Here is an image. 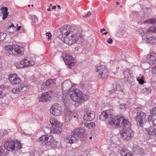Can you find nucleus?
<instances>
[{
  "mask_svg": "<svg viewBox=\"0 0 156 156\" xmlns=\"http://www.w3.org/2000/svg\"><path fill=\"white\" fill-rule=\"evenodd\" d=\"M52 4H50V5L49 6H50V7H51V6H52Z\"/></svg>",
  "mask_w": 156,
  "mask_h": 156,
  "instance_id": "64",
  "label": "nucleus"
},
{
  "mask_svg": "<svg viewBox=\"0 0 156 156\" xmlns=\"http://www.w3.org/2000/svg\"><path fill=\"white\" fill-rule=\"evenodd\" d=\"M145 131L147 134H148L149 136L146 138L147 140H149L152 139L153 137H156V128L152 126L145 129Z\"/></svg>",
  "mask_w": 156,
  "mask_h": 156,
  "instance_id": "11",
  "label": "nucleus"
},
{
  "mask_svg": "<svg viewBox=\"0 0 156 156\" xmlns=\"http://www.w3.org/2000/svg\"><path fill=\"white\" fill-rule=\"evenodd\" d=\"M96 71L98 77L101 79H104L107 77L108 72L105 66L103 65L96 67Z\"/></svg>",
  "mask_w": 156,
  "mask_h": 156,
  "instance_id": "7",
  "label": "nucleus"
},
{
  "mask_svg": "<svg viewBox=\"0 0 156 156\" xmlns=\"http://www.w3.org/2000/svg\"><path fill=\"white\" fill-rule=\"evenodd\" d=\"M123 73L125 76L124 78L126 79L127 81L130 80V78H132L131 76L132 73L129 69H126L123 71Z\"/></svg>",
  "mask_w": 156,
  "mask_h": 156,
  "instance_id": "22",
  "label": "nucleus"
},
{
  "mask_svg": "<svg viewBox=\"0 0 156 156\" xmlns=\"http://www.w3.org/2000/svg\"><path fill=\"white\" fill-rule=\"evenodd\" d=\"M106 30V29L103 28V29H101L100 30V32L101 33H102L103 31H105Z\"/></svg>",
  "mask_w": 156,
  "mask_h": 156,
  "instance_id": "55",
  "label": "nucleus"
},
{
  "mask_svg": "<svg viewBox=\"0 0 156 156\" xmlns=\"http://www.w3.org/2000/svg\"><path fill=\"white\" fill-rule=\"evenodd\" d=\"M126 104H121L120 108L121 110H125L126 109Z\"/></svg>",
  "mask_w": 156,
  "mask_h": 156,
  "instance_id": "43",
  "label": "nucleus"
},
{
  "mask_svg": "<svg viewBox=\"0 0 156 156\" xmlns=\"http://www.w3.org/2000/svg\"><path fill=\"white\" fill-rule=\"evenodd\" d=\"M121 87L120 85L118 84L117 82L114 83L113 84V87L117 88Z\"/></svg>",
  "mask_w": 156,
  "mask_h": 156,
  "instance_id": "44",
  "label": "nucleus"
},
{
  "mask_svg": "<svg viewBox=\"0 0 156 156\" xmlns=\"http://www.w3.org/2000/svg\"><path fill=\"white\" fill-rule=\"evenodd\" d=\"M81 95H80V103L83 102L87 101L90 98V96L87 94H83L81 91Z\"/></svg>",
  "mask_w": 156,
  "mask_h": 156,
  "instance_id": "26",
  "label": "nucleus"
},
{
  "mask_svg": "<svg viewBox=\"0 0 156 156\" xmlns=\"http://www.w3.org/2000/svg\"><path fill=\"white\" fill-rule=\"evenodd\" d=\"M62 57L67 67L71 69L75 65V63L73 62L74 58L71 54L66 53L62 54Z\"/></svg>",
  "mask_w": 156,
  "mask_h": 156,
  "instance_id": "5",
  "label": "nucleus"
},
{
  "mask_svg": "<svg viewBox=\"0 0 156 156\" xmlns=\"http://www.w3.org/2000/svg\"><path fill=\"white\" fill-rule=\"evenodd\" d=\"M152 38L154 39H156V36Z\"/></svg>",
  "mask_w": 156,
  "mask_h": 156,
  "instance_id": "61",
  "label": "nucleus"
},
{
  "mask_svg": "<svg viewBox=\"0 0 156 156\" xmlns=\"http://www.w3.org/2000/svg\"><path fill=\"white\" fill-rule=\"evenodd\" d=\"M49 122L51 126L53 127L60 126H62V123L54 118H51L50 119Z\"/></svg>",
  "mask_w": 156,
  "mask_h": 156,
  "instance_id": "19",
  "label": "nucleus"
},
{
  "mask_svg": "<svg viewBox=\"0 0 156 156\" xmlns=\"http://www.w3.org/2000/svg\"><path fill=\"white\" fill-rule=\"evenodd\" d=\"M56 8V7L55 6H53L52 9H55Z\"/></svg>",
  "mask_w": 156,
  "mask_h": 156,
  "instance_id": "58",
  "label": "nucleus"
},
{
  "mask_svg": "<svg viewBox=\"0 0 156 156\" xmlns=\"http://www.w3.org/2000/svg\"><path fill=\"white\" fill-rule=\"evenodd\" d=\"M14 27V25L13 24H12L10 26H9V27L8 28V29H9L11 28L12 27Z\"/></svg>",
  "mask_w": 156,
  "mask_h": 156,
  "instance_id": "54",
  "label": "nucleus"
},
{
  "mask_svg": "<svg viewBox=\"0 0 156 156\" xmlns=\"http://www.w3.org/2000/svg\"><path fill=\"white\" fill-rule=\"evenodd\" d=\"M50 110V113L55 116H60L62 111L61 106L58 104H53Z\"/></svg>",
  "mask_w": 156,
  "mask_h": 156,
  "instance_id": "9",
  "label": "nucleus"
},
{
  "mask_svg": "<svg viewBox=\"0 0 156 156\" xmlns=\"http://www.w3.org/2000/svg\"><path fill=\"white\" fill-rule=\"evenodd\" d=\"M91 14V13L90 12H88L86 14V15L85 16H83V17L84 18L87 17H88Z\"/></svg>",
  "mask_w": 156,
  "mask_h": 156,
  "instance_id": "46",
  "label": "nucleus"
},
{
  "mask_svg": "<svg viewBox=\"0 0 156 156\" xmlns=\"http://www.w3.org/2000/svg\"><path fill=\"white\" fill-rule=\"evenodd\" d=\"M40 144L43 146H46V135L42 136L38 139Z\"/></svg>",
  "mask_w": 156,
  "mask_h": 156,
  "instance_id": "23",
  "label": "nucleus"
},
{
  "mask_svg": "<svg viewBox=\"0 0 156 156\" xmlns=\"http://www.w3.org/2000/svg\"><path fill=\"white\" fill-rule=\"evenodd\" d=\"M128 152H129V150L127 149H122L121 151V155L122 156H125L126 154H128Z\"/></svg>",
  "mask_w": 156,
  "mask_h": 156,
  "instance_id": "34",
  "label": "nucleus"
},
{
  "mask_svg": "<svg viewBox=\"0 0 156 156\" xmlns=\"http://www.w3.org/2000/svg\"><path fill=\"white\" fill-rule=\"evenodd\" d=\"M74 135H76L78 136V135H80L82 134L85 132V130L84 129L80 128L76 129H75L73 130Z\"/></svg>",
  "mask_w": 156,
  "mask_h": 156,
  "instance_id": "25",
  "label": "nucleus"
},
{
  "mask_svg": "<svg viewBox=\"0 0 156 156\" xmlns=\"http://www.w3.org/2000/svg\"><path fill=\"white\" fill-rule=\"evenodd\" d=\"M146 114L142 112H139L137 113L135 119L138 125L141 126L146 122Z\"/></svg>",
  "mask_w": 156,
  "mask_h": 156,
  "instance_id": "8",
  "label": "nucleus"
},
{
  "mask_svg": "<svg viewBox=\"0 0 156 156\" xmlns=\"http://www.w3.org/2000/svg\"><path fill=\"white\" fill-rule=\"evenodd\" d=\"M5 153L2 148L0 147V156H4Z\"/></svg>",
  "mask_w": 156,
  "mask_h": 156,
  "instance_id": "38",
  "label": "nucleus"
},
{
  "mask_svg": "<svg viewBox=\"0 0 156 156\" xmlns=\"http://www.w3.org/2000/svg\"><path fill=\"white\" fill-rule=\"evenodd\" d=\"M71 84L72 83L69 80H65L62 84V88H71Z\"/></svg>",
  "mask_w": 156,
  "mask_h": 156,
  "instance_id": "28",
  "label": "nucleus"
},
{
  "mask_svg": "<svg viewBox=\"0 0 156 156\" xmlns=\"http://www.w3.org/2000/svg\"><path fill=\"white\" fill-rule=\"evenodd\" d=\"M46 35L47 36H48V41L50 40L52 37L51 33L50 32H47L46 33Z\"/></svg>",
  "mask_w": 156,
  "mask_h": 156,
  "instance_id": "41",
  "label": "nucleus"
},
{
  "mask_svg": "<svg viewBox=\"0 0 156 156\" xmlns=\"http://www.w3.org/2000/svg\"><path fill=\"white\" fill-rule=\"evenodd\" d=\"M152 123L153 126L156 127V118L153 120Z\"/></svg>",
  "mask_w": 156,
  "mask_h": 156,
  "instance_id": "51",
  "label": "nucleus"
},
{
  "mask_svg": "<svg viewBox=\"0 0 156 156\" xmlns=\"http://www.w3.org/2000/svg\"><path fill=\"white\" fill-rule=\"evenodd\" d=\"M120 121L119 122L118 126L114 125L113 126L119 128V127H122L124 129L130 128V122L128 120L125 119L122 117L118 118Z\"/></svg>",
  "mask_w": 156,
  "mask_h": 156,
  "instance_id": "10",
  "label": "nucleus"
},
{
  "mask_svg": "<svg viewBox=\"0 0 156 156\" xmlns=\"http://www.w3.org/2000/svg\"><path fill=\"white\" fill-rule=\"evenodd\" d=\"M21 28V26H19V27H17V28L16 29L17 31H19L20 30V28Z\"/></svg>",
  "mask_w": 156,
  "mask_h": 156,
  "instance_id": "53",
  "label": "nucleus"
},
{
  "mask_svg": "<svg viewBox=\"0 0 156 156\" xmlns=\"http://www.w3.org/2000/svg\"><path fill=\"white\" fill-rule=\"evenodd\" d=\"M2 63L0 62V67L1 66Z\"/></svg>",
  "mask_w": 156,
  "mask_h": 156,
  "instance_id": "63",
  "label": "nucleus"
},
{
  "mask_svg": "<svg viewBox=\"0 0 156 156\" xmlns=\"http://www.w3.org/2000/svg\"><path fill=\"white\" fill-rule=\"evenodd\" d=\"M108 32L107 31L106 32H105L104 33H103L102 34V35H103L104 34V35H106L107 34H108Z\"/></svg>",
  "mask_w": 156,
  "mask_h": 156,
  "instance_id": "57",
  "label": "nucleus"
},
{
  "mask_svg": "<svg viewBox=\"0 0 156 156\" xmlns=\"http://www.w3.org/2000/svg\"><path fill=\"white\" fill-rule=\"evenodd\" d=\"M95 126V124L94 122L86 123H84V126L88 129H91Z\"/></svg>",
  "mask_w": 156,
  "mask_h": 156,
  "instance_id": "30",
  "label": "nucleus"
},
{
  "mask_svg": "<svg viewBox=\"0 0 156 156\" xmlns=\"http://www.w3.org/2000/svg\"><path fill=\"white\" fill-rule=\"evenodd\" d=\"M21 90V88H11V90H9L13 94H16L19 93Z\"/></svg>",
  "mask_w": 156,
  "mask_h": 156,
  "instance_id": "33",
  "label": "nucleus"
},
{
  "mask_svg": "<svg viewBox=\"0 0 156 156\" xmlns=\"http://www.w3.org/2000/svg\"><path fill=\"white\" fill-rule=\"evenodd\" d=\"M147 59L149 60L154 61L156 60V54L152 53L150 55H147Z\"/></svg>",
  "mask_w": 156,
  "mask_h": 156,
  "instance_id": "29",
  "label": "nucleus"
},
{
  "mask_svg": "<svg viewBox=\"0 0 156 156\" xmlns=\"http://www.w3.org/2000/svg\"><path fill=\"white\" fill-rule=\"evenodd\" d=\"M144 90L146 91L145 93L146 94H148L150 93L151 91V88H144Z\"/></svg>",
  "mask_w": 156,
  "mask_h": 156,
  "instance_id": "45",
  "label": "nucleus"
},
{
  "mask_svg": "<svg viewBox=\"0 0 156 156\" xmlns=\"http://www.w3.org/2000/svg\"><path fill=\"white\" fill-rule=\"evenodd\" d=\"M15 45H6L5 47V49L10 55H13V47Z\"/></svg>",
  "mask_w": 156,
  "mask_h": 156,
  "instance_id": "27",
  "label": "nucleus"
},
{
  "mask_svg": "<svg viewBox=\"0 0 156 156\" xmlns=\"http://www.w3.org/2000/svg\"><path fill=\"white\" fill-rule=\"evenodd\" d=\"M150 113L151 114L156 116V107L152 108L150 111Z\"/></svg>",
  "mask_w": 156,
  "mask_h": 156,
  "instance_id": "37",
  "label": "nucleus"
},
{
  "mask_svg": "<svg viewBox=\"0 0 156 156\" xmlns=\"http://www.w3.org/2000/svg\"><path fill=\"white\" fill-rule=\"evenodd\" d=\"M8 8L5 7H3L0 9L3 15L2 19L4 20H5L8 16L9 13L8 12Z\"/></svg>",
  "mask_w": 156,
  "mask_h": 156,
  "instance_id": "21",
  "label": "nucleus"
},
{
  "mask_svg": "<svg viewBox=\"0 0 156 156\" xmlns=\"http://www.w3.org/2000/svg\"><path fill=\"white\" fill-rule=\"evenodd\" d=\"M50 92L48 91L43 93L41 96L39 98V102L47 101L49 100V98L51 97L50 95Z\"/></svg>",
  "mask_w": 156,
  "mask_h": 156,
  "instance_id": "17",
  "label": "nucleus"
},
{
  "mask_svg": "<svg viewBox=\"0 0 156 156\" xmlns=\"http://www.w3.org/2000/svg\"><path fill=\"white\" fill-rule=\"evenodd\" d=\"M122 140L126 141L130 140L133 135V132L130 128L122 129L119 132Z\"/></svg>",
  "mask_w": 156,
  "mask_h": 156,
  "instance_id": "4",
  "label": "nucleus"
},
{
  "mask_svg": "<svg viewBox=\"0 0 156 156\" xmlns=\"http://www.w3.org/2000/svg\"><path fill=\"white\" fill-rule=\"evenodd\" d=\"M46 146H51L53 147L57 146V142L53 138V136L46 135Z\"/></svg>",
  "mask_w": 156,
  "mask_h": 156,
  "instance_id": "13",
  "label": "nucleus"
},
{
  "mask_svg": "<svg viewBox=\"0 0 156 156\" xmlns=\"http://www.w3.org/2000/svg\"><path fill=\"white\" fill-rule=\"evenodd\" d=\"M7 35L6 34L4 33H0V41H2L5 39Z\"/></svg>",
  "mask_w": 156,
  "mask_h": 156,
  "instance_id": "35",
  "label": "nucleus"
},
{
  "mask_svg": "<svg viewBox=\"0 0 156 156\" xmlns=\"http://www.w3.org/2000/svg\"><path fill=\"white\" fill-rule=\"evenodd\" d=\"M56 81L55 79H50L47 80L46 82L43 83L42 86L44 87L45 86L48 87L54 85L55 84Z\"/></svg>",
  "mask_w": 156,
  "mask_h": 156,
  "instance_id": "20",
  "label": "nucleus"
},
{
  "mask_svg": "<svg viewBox=\"0 0 156 156\" xmlns=\"http://www.w3.org/2000/svg\"><path fill=\"white\" fill-rule=\"evenodd\" d=\"M15 66L17 69L21 68L20 62L16 64Z\"/></svg>",
  "mask_w": 156,
  "mask_h": 156,
  "instance_id": "48",
  "label": "nucleus"
},
{
  "mask_svg": "<svg viewBox=\"0 0 156 156\" xmlns=\"http://www.w3.org/2000/svg\"><path fill=\"white\" fill-rule=\"evenodd\" d=\"M79 50V48L78 47H76L75 48V50L76 51H78Z\"/></svg>",
  "mask_w": 156,
  "mask_h": 156,
  "instance_id": "56",
  "label": "nucleus"
},
{
  "mask_svg": "<svg viewBox=\"0 0 156 156\" xmlns=\"http://www.w3.org/2000/svg\"><path fill=\"white\" fill-rule=\"evenodd\" d=\"M138 32L142 36H144L145 34H147L146 33L147 31L145 33L143 30L140 29L139 30Z\"/></svg>",
  "mask_w": 156,
  "mask_h": 156,
  "instance_id": "40",
  "label": "nucleus"
},
{
  "mask_svg": "<svg viewBox=\"0 0 156 156\" xmlns=\"http://www.w3.org/2000/svg\"><path fill=\"white\" fill-rule=\"evenodd\" d=\"M13 48V53L14 55L19 56L20 55H22L24 53V49L22 46H19L17 45H15V46Z\"/></svg>",
  "mask_w": 156,
  "mask_h": 156,
  "instance_id": "12",
  "label": "nucleus"
},
{
  "mask_svg": "<svg viewBox=\"0 0 156 156\" xmlns=\"http://www.w3.org/2000/svg\"><path fill=\"white\" fill-rule=\"evenodd\" d=\"M144 23H151L154 24L156 23V20L154 18L151 19L144 21Z\"/></svg>",
  "mask_w": 156,
  "mask_h": 156,
  "instance_id": "32",
  "label": "nucleus"
},
{
  "mask_svg": "<svg viewBox=\"0 0 156 156\" xmlns=\"http://www.w3.org/2000/svg\"><path fill=\"white\" fill-rule=\"evenodd\" d=\"M113 41L112 38H110L107 40V42L109 44H111L112 43Z\"/></svg>",
  "mask_w": 156,
  "mask_h": 156,
  "instance_id": "50",
  "label": "nucleus"
},
{
  "mask_svg": "<svg viewBox=\"0 0 156 156\" xmlns=\"http://www.w3.org/2000/svg\"><path fill=\"white\" fill-rule=\"evenodd\" d=\"M4 146L7 150H11L12 151H18L22 148V144L16 140L6 141L4 143Z\"/></svg>",
  "mask_w": 156,
  "mask_h": 156,
  "instance_id": "3",
  "label": "nucleus"
},
{
  "mask_svg": "<svg viewBox=\"0 0 156 156\" xmlns=\"http://www.w3.org/2000/svg\"><path fill=\"white\" fill-rule=\"evenodd\" d=\"M9 80L10 83L13 84H17L21 82L20 79L15 73L9 75Z\"/></svg>",
  "mask_w": 156,
  "mask_h": 156,
  "instance_id": "16",
  "label": "nucleus"
},
{
  "mask_svg": "<svg viewBox=\"0 0 156 156\" xmlns=\"http://www.w3.org/2000/svg\"><path fill=\"white\" fill-rule=\"evenodd\" d=\"M95 117V114L94 111L89 110L83 116V119L86 121H91Z\"/></svg>",
  "mask_w": 156,
  "mask_h": 156,
  "instance_id": "15",
  "label": "nucleus"
},
{
  "mask_svg": "<svg viewBox=\"0 0 156 156\" xmlns=\"http://www.w3.org/2000/svg\"><path fill=\"white\" fill-rule=\"evenodd\" d=\"M57 7H58V8H60V9H61V7H60V6H59V5H58V6H57Z\"/></svg>",
  "mask_w": 156,
  "mask_h": 156,
  "instance_id": "62",
  "label": "nucleus"
},
{
  "mask_svg": "<svg viewBox=\"0 0 156 156\" xmlns=\"http://www.w3.org/2000/svg\"><path fill=\"white\" fill-rule=\"evenodd\" d=\"M152 72L153 73L156 74V66L152 68Z\"/></svg>",
  "mask_w": 156,
  "mask_h": 156,
  "instance_id": "49",
  "label": "nucleus"
},
{
  "mask_svg": "<svg viewBox=\"0 0 156 156\" xmlns=\"http://www.w3.org/2000/svg\"><path fill=\"white\" fill-rule=\"evenodd\" d=\"M78 136L76 135H71L68 136L65 139V141L67 143L73 144L76 143L79 141Z\"/></svg>",
  "mask_w": 156,
  "mask_h": 156,
  "instance_id": "14",
  "label": "nucleus"
},
{
  "mask_svg": "<svg viewBox=\"0 0 156 156\" xmlns=\"http://www.w3.org/2000/svg\"><path fill=\"white\" fill-rule=\"evenodd\" d=\"M153 117L151 115H150L148 116L147 119L149 122H151L152 120L153 119Z\"/></svg>",
  "mask_w": 156,
  "mask_h": 156,
  "instance_id": "47",
  "label": "nucleus"
},
{
  "mask_svg": "<svg viewBox=\"0 0 156 156\" xmlns=\"http://www.w3.org/2000/svg\"><path fill=\"white\" fill-rule=\"evenodd\" d=\"M77 84L75 83H72V84L71 86V88H72L73 87H75L76 86Z\"/></svg>",
  "mask_w": 156,
  "mask_h": 156,
  "instance_id": "52",
  "label": "nucleus"
},
{
  "mask_svg": "<svg viewBox=\"0 0 156 156\" xmlns=\"http://www.w3.org/2000/svg\"><path fill=\"white\" fill-rule=\"evenodd\" d=\"M116 4L117 5H119V3L118 2H116Z\"/></svg>",
  "mask_w": 156,
  "mask_h": 156,
  "instance_id": "60",
  "label": "nucleus"
},
{
  "mask_svg": "<svg viewBox=\"0 0 156 156\" xmlns=\"http://www.w3.org/2000/svg\"><path fill=\"white\" fill-rule=\"evenodd\" d=\"M156 32V27L152 26L148 28L147 30L146 33Z\"/></svg>",
  "mask_w": 156,
  "mask_h": 156,
  "instance_id": "31",
  "label": "nucleus"
},
{
  "mask_svg": "<svg viewBox=\"0 0 156 156\" xmlns=\"http://www.w3.org/2000/svg\"><path fill=\"white\" fill-rule=\"evenodd\" d=\"M31 57L30 55H28L23 59L24 62L25 63L26 67L30 66H33L35 63L31 59Z\"/></svg>",
  "mask_w": 156,
  "mask_h": 156,
  "instance_id": "18",
  "label": "nucleus"
},
{
  "mask_svg": "<svg viewBox=\"0 0 156 156\" xmlns=\"http://www.w3.org/2000/svg\"><path fill=\"white\" fill-rule=\"evenodd\" d=\"M62 126H55L54 128L51 129L50 132L51 133H60L62 131Z\"/></svg>",
  "mask_w": 156,
  "mask_h": 156,
  "instance_id": "24",
  "label": "nucleus"
},
{
  "mask_svg": "<svg viewBox=\"0 0 156 156\" xmlns=\"http://www.w3.org/2000/svg\"><path fill=\"white\" fill-rule=\"evenodd\" d=\"M114 111L112 109H108L103 111L99 117L101 121H103L108 119V123L112 126H118L119 119L118 117L114 115Z\"/></svg>",
  "mask_w": 156,
  "mask_h": 156,
  "instance_id": "2",
  "label": "nucleus"
},
{
  "mask_svg": "<svg viewBox=\"0 0 156 156\" xmlns=\"http://www.w3.org/2000/svg\"><path fill=\"white\" fill-rule=\"evenodd\" d=\"M59 37L69 45L75 43L80 44L83 41L80 31L71 27L69 26L64 25L58 31Z\"/></svg>",
  "mask_w": 156,
  "mask_h": 156,
  "instance_id": "1",
  "label": "nucleus"
},
{
  "mask_svg": "<svg viewBox=\"0 0 156 156\" xmlns=\"http://www.w3.org/2000/svg\"><path fill=\"white\" fill-rule=\"evenodd\" d=\"M70 96L71 99L73 101L79 104L80 103V101L81 91L78 88H76L70 92Z\"/></svg>",
  "mask_w": 156,
  "mask_h": 156,
  "instance_id": "6",
  "label": "nucleus"
},
{
  "mask_svg": "<svg viewBox=\"0 0 156 156\" xmlns=\"http://www.w3.org/2000/svg\"><path fill=\"white\" fill-rule=\"evenodd\" d=\"M47 10L48 11H51V9L50 8H49L47 9Z\"/></svg>",
  "mask_w": 156,
  "mask_h": 156,
  "instance_id": "59",
  "label": "nucleus"
},
{
  "mask_svg": "<svg viewBox=\"0 0 156 156\" xmlns=\"http://www.w3.org/2000/svg\"><path fill=\"white\" fill-rule=\"evenodd\" d=\"M28 87L29 85L25 82L22 83L20 86V87L21 88H27Z\"/></svg>",
  "mask_w": 156,
  "mask_h": 156,
  "instance_id": "39",
  "label": "nucleus"
},
{
  "mask_svg": "<svg viewBox=\"0 0 156 156\" xmlns=\"http://www.w3.org/2000/svg\"><path fill=\"white\" fill-rule=\"evenodd\" d=\"M20 63L21 65V68H22L26 66H25V63L24 62L23 59L20 61Z\"/></svg>",
  "mask_w": 156,
  "mask_h": 156,
  "instance_id": "42",
  "label": "nucleus"
},
{
  "mask_svg": "<svg viewBox=\"0 0 156 156\" xmlns=\"http://www.w3.org/2000/svg\"><path fill=\"white\" fill-rule=\"evenodd\" d=\"M144 77L143 76H142V77L140 78H137V80L139 82L140 84H143L144 83Z\"/></svg>",
  "mask_w": 156,
  "mask_h": 156,
  "instance_id": "36",
  "label": "nucleus"
}]
</instances>
